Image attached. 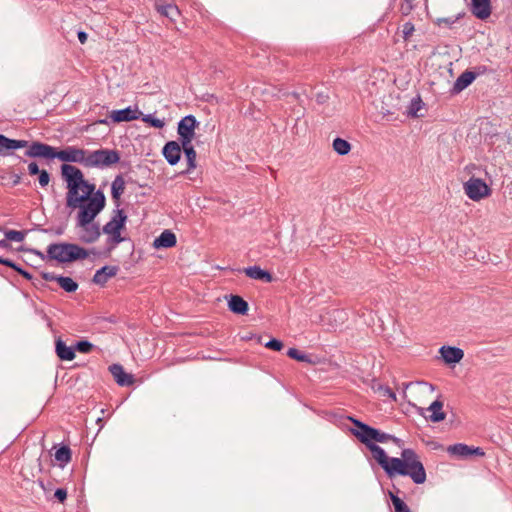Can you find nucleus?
<instances>
[{"instance_id": "72a5a7b5", "label": "nucleus", "mask_w": 512, "mask_h": 512, "mask_svg": "<svg viewBox=\"0 0 512 512\" xmlns=\"http://www.w3.org/2000/svg\"><path fill=\"white\" fill-rule=\"evenodd\" d=\"M141 119L143 122L147 123L149 126H151L153 128L162 129L165 125V122L163 119H158L153 114L144 115L142 113Z\"/></svg>"}, {"instance_id": "9b49d317", "label": "nucleus", "mask_w": 512, "mask_h": 512, "mask_svg": "<svg viewBox=\"0 0 512 512\" xmlns=\"http://www.w3.org/2000/svg\"><path fill=\"white\" fill-rule=\"evenodd\" d=\"M443 405V401L436 399L428 408H420V415L433 423L441 422L446 418V413L442 410Z\"/></svg>"}, {"instance_id": "9d476101", "label": "nucleus", "mask_w": 512, "mask_h": 512, "mask_svg": "<svg viewBox=\"0 0 512 512\" xmlns=\"http://www.w3.org/2000/svg\"><path fill=\"white\" fill-rule=\"evenodd\" d=\"M126 222L127 215L125 214V211L119 207H116V209L113 211L111 220L103 226L102 231L104 234L121 232L125 228Z\"/></svg>"}, {"instance_id": "8fccbe9b", "label": "nucleus", "mask_w": 512, "mask_h": 512, "mask_svg": "<svg viewBox=\"0 0 512 512\" xmlns=\"http://www.w3.org/2000/svg\"><path fill=\"white\" fill-rule=\"evenodd\" d=\"M328 100V95L323 93H318L316 96V101L319 104H324Z\"/></svg>"}, {"instance_id": "0eeeda50", "label": "nucleus", "mask_w": 512, "mask_h": 512, "mask_svg": "<svg viewBox=\"0 0 512 512\" xmlns=\"http://www.w3.org/2000/svg\"><path fill=\"white\" fill-rule=\"evenodd\" d=\"M465 194L473 201H480L491 195V188L481 178L471 177L463 185Z\"/></svg>"}, {"instance_id": "1a4fd4ad", "label": "nucleus", "mask_w": 512, "mask_h": 512, "mask_svg": "<svg viewBox=\"0 0 512 512\" xmlns=\"http://www.w3.org/2000/svg\"><path fill=\"white\" fill-rule=\"evenodd\" d=\"M447 452L454 457L466 459L471 456H484L485 452L480 447L468 446L464 443H456L448 446Z\"/></svg>"}, {"instance_id": "20e7f679", "label": "nucleus", "mask_w": 512, "mask_h": 512, "mask_svg": "<svg viewBox=\"0 0 512 512\" xmlns=\"http://www.w3.org/2000/svg\"><path fill=\"white\" fill-rule=\"evenodd\" d=\"M46 253L49 260H55L59 263H71L86 259L89 256L88 250L68 242L52 243L47 247Z\"/></svg>"}, {"instance_id": "a19ab883", "label": "nucleus", "mask_w": 512, "mask_h": 512, "mask_svg": "<svg viewBox=\"0 0 512 512\" xmlns=\"http://www.w3.org/2000/svg\"><path fill=\"white\" fill-rule=\"evenodd\" d=\"M415 31V26L412 22H406L402 25V34H403V39L405 41H408L410 36L413 34V32Z\"/></svg>"}, {"instance_id": "f3484780", "label": "nucleus", "mask_w": 512, "mask_h": 512, "mask_svg": "<svg viewBox=\"0 0 512 512\" xmlns=\"http://www.w3.org/2000/svg\"><path fill=\"white\" fill-rule=\"evenodd\" d=\"M27 146V140L11 139L4 134H0V156L12 155L13 153H10L9 151L26 148Z\"/></svg>"}, {"instance_id": "2eb2a0df", "label": "nucleus", "mask_w": 512, "mask_h": 512, "mask_svg": "<svg viewBox=\"0 0 512 512\" xmlns=\"http://www.w3.org/2000/svg\"><path fill=\"white\" fill-rule=\"evenodd\" d=\"M109 371L116 383L121 387L131 386L135 382L134 376L132 374L126 373L121 364L115 363L110 365Z\"/></svg>"}, {"instance_id": "e433bc0d", "label": "nucleus", "mask_w": 512, "mask_h": 512, "mask_svg": "<svg viewBox=\"0 0 512 512\" xmlns=\"http://www.w3.org/2000/svg\"><path fill=\"white\" fill-rule=\"evenodd\" d=\"M422 104H423V102H422L420 96L413 98L408 107V114L412 117H417V112L421 109Z\"/></svg>"}, {"instance_id": "f257e3e1", "label": "nucleus", "mask_w": 512, "mask_h": 512, "mask_svg": "<svg viewBox=\"0 0 512 512\" xmlns=\"http://www.w3.org/2000/svg\"><path fill=\"white\" fill-rule=\"evenodd\" d=\"M25 156L41 158L48 161L58 159L63 164L78 163L86 168L110 167L120 161V153L115 149L101 148L89 151L77 146H66L63 149L51 146L40 141H28Z\"/></svg>"}, {"instance_id": "a211bd4d", "label": "nucleus", "mask_w": 512, "mask_h": 512, "mask_svg": "<svg viewBox=\"0 0 512 512\" xmlns=\"http://www.w3.org/2000/svg\"><path fill=\"white\" fill-rule=\"evenodd\" d=\"M119 267L116 265H105L98 269L93 276V283L103 287L108 280L117 275Z\"/></svg>"}, {"instance_id": "c756f323", "label": "nucleus", "mask_w": 512, "mask_h": 512, "mask_svg": "<svg viewBox=\"0 0 512 512\" xmlns=\"http://www.w3.org/2000/svg\"><path fill=\"white\" fill-rule=\"evenodd\" d=\"M0 264L13 269L19 275H21L23 278H25L26 280L30 281V280L33 279V275L30 272H28L27 270L23 269L19 264L15 263L11 259L4 258V257L0 256Z\"/></svg>"}, {"instance_id": "b1692460", "label": "nucleus", "mask_w": 512, "mask_h": 512, "mask_svg": "<svg viewBox=\"0 0 512 512\" xmlns=\"http://www.w3.org/2000/svg\"><path fill=\"white\" fill-rule=\"evenodd\" d=\"M228 308L237 315H246L249 310V305L241 296L231 294L228 299Z\"/></svg>"}, {"instance_id": "37998d69", "label": "nucleus", "mask_w": 512, "mask_h": 512, "mask_svg": "<svg viewBox=\"0 0 512 512\" xmlns=\"http://www.w3.org/2000/svg\"><path fill=\"white\" fill-rule=\"evenodd\" d=\"M54 499L59 503H64L67 499V490L65 488H57L54 492Z\"/></svg>"}, {"instance_id": "a878e982", "label": "nucleus", "mask_w": 512, "mask_h": 512, "mask_svg": "<svg viewBox=\"0 0 512 512\" xmlns=\"http://www.w3.org/2000/svg\"><path fill=\"white\" fill-rule=\"evenodd\" d=\"M176 235L171 230H164L153 242L156 249L172 248L176 245Z\"/></svg>"}, {"instance_id": "39448f33", "label": "nucleus", "mask_w": 512, "mask_h": 512, "mask_svg": "<svg viewBox=\"0 0 512 512\" xmlns=\"http://www.w3.org/2000/svg\"><path fill=\"white\" fill-rule=\"evenodd\" d=\"M353 423L355 428L351 429V433L363 444L369 443H386L392 441L400 446L401 440L391 434L382 432L381 430L374 428L356 418L348 417Z\"/></svg>"}, {"instance_id": "bb28decb", "label": "nucleus", "mask_w": 512, "mask_h": 512, "mask_svg": "<svg viewBox=\"0 0 512 512\" xmlns=\"http://www.w3.org/2000/svg\"><path fill=\"white\" fill-rule=\"evenodd\" d=\"M244 272L246 276L251 279L261 280L266 283H271L273 281V275L269 271L264 270L257 265L245 268Z\"/></svg>"}, {"instance_id": "4468645a", "label": "nucleus", "mask_w": 512, "mask_h": 512, "mask_svg": "<svg viewBox=\"0 0 512 512\" xmlns=\"http://www.w3.org/2000/svg\"><path fill=\"white\" fill-rule=\"evenodd\" d=\"M182 149L183 148L179 140H171L165 143L164 147L162 148V154L168 164L174 166L181 159Z\"/></svg>"}, {"instance_id": "5fc2aeb1", "label": "nucleus", "mask_w": 512, "mask_h": 512, "mask_svg": "<svg viewBox=\"0 0 512 512\" xmlns=\"http://www.w3.org/2000/svg\"><path fill=\"white\" fill-rule=\"evenodd\" d=\"M125 180H126V183L136 184V181L133 180L131 177H127V179H125Z\"/></svg>"}, {"instance_id": "412c9836", "label": "nucleus", "mask_w": 512, "mask_h": 512, "mask_svg": "<svg viewBox=\"0 0 512 512\" xmlns=\"http://www.w3.org/2000/svg\"><path fill=\"white\" fill-rule=\"evenodd\" d=\"M126 180L122 174L116 175L111 184V196L116 207L121 205V197L125 191Z\"/></svg>"}, {"instance_id": "cd10ccee", "label": "nucleus", "mask_w": 512, "mask_h": 512, "mask_svg": "<svg viewBox=\"0 0 512 512\" xmlns=\"http://www.w3.org/2000/svg\"><path fill=\"white\" fill-rule=\"evenodd\" d=\"M83 228V234L80 239L84 243H94L101 235L100 227L97 223H90L88 226H80Z\"/></svg>"}, {"instance_id": "f8f14e48", "label": "nucleus", "mask_w": 512, "mask_h": 512, "mask_svg": "<svg viewBox=\"0 0 512 512\" xmlns=\"http://www.w3.org/2000/svg\"><path fill=\"white\" fill-rule=\"evenodd\" d=\"M41 277L45 280V281H55L58 283V285L65 291V292H68V293H73L75 292L79 285L78 283L72 279L71 277H68V276H62V275H56L52 272H42L41 273Z\"/></svg>"}, {"instance_id": "c03bdc74", "label": "nucleus", "mask_w": 512, "mask_h": 512, "mask_svg": "<svg viewBox=\"0 0 512 512\" xmlns=\"http://www.w3.org/2000/svg\"><path fill=\"white\" fill-rule=\"evenodd\" d=\"M41 169L39 168L37 162L33 161L28 164V174L31 176H35L40 173Z\"/></svg>"}, {"instance_id": "6ab92c4d", "label": "nucleus", "mask_w": 512, "mask_h": 512, "mask_svg": "<svg viewBox=\"0 0 512 512\" xmlns=\"http://www.w3.org/2000/svg\"><path fill=\"white\" fill-rule=\"evenodd\" d=\"M471 12L480 19L485 20L491 15V0H471Z\"/></svg>"}, {"instance_id": "6e6552de", "label": "nucleus", "mask_w": 512, "mask_h": 512, "mask_svg": "<svg viewBox=\"0 0 512 512\" xmlns=\"http://www.w3.org/2000/svg\"><path fill=\"white\" fill-rule=\"evenodd\" d=\"M199 122L196 117L189 114L183 117L178 122L177 133L179 135L178 140L180 143H190L195 136V129L198 127Z\"/></svg>"}, {"instance_id": "09e8293b", "label": "nucleus", "mask_w": 512, "mask_h": 512, "mask_svg": "<svg viewBox=\"0 0 512 512\" xmlns=\"http://www.w3.org/2000/svg\"><path fill=\"white\" fill-rule=\"evenodd\" d=\"M77 36L81 44L86 43L88 39V34L85 31H78Z\"/></svg>"}, {"instance_id": "5701e85b", "label": "nucleus", "mask_w": 512, "mask_h": 512, "mask_svg": "<svg viewBox=\"0 0 512 512\" xmlns=\"http://www.w3.org/2000/svg\"><path fill=\"white\" fill-rule=\"evenodd\" d=\"M181 145L183 148L182 151H183L186 161H187V168H186V170L180 172V175H186V174L191 173V171L196 168L197 153H196L194 146L192 145V142L181 143Z\"/></svg>"}, {"instance_id": "3c124183", "label": "nucleus", "mask_w": 512, "mask_h": 512, "mask_svg": "<svg viewBox=\"0 0 512 512\" xmlns=\"http://www.w3.org/2000/svg\"><path fill=\"white\" fill-rule=\"evenodd\" d=\"M11 177H12V185L13 186H17L21 183V175L20 174L13 173L11 175Z\"/></svg>"}, {"instance_id": "c85d7f7f", "label": "nucleus", "mask_w": 512, "mask_h": 512, "mask_svg": "<svg viewBox=\"0 0 512 512\" xmlns=\"http://www.w3.org/2000/svg\"><path fill=\"white\" fill-rule=\"evenodd\" d=\"M393 491H389V498L392 502V505L394 507L395 512H412L408 505L400 498L397 494H399L401 491L400 489L395 485L392 484Z\"/></svg>"}, {"instance_id": "7ed1b4c3", "label": "nucleus", "mask_w": 512, "mask_h": 512, "mask_svg": "<svg viewBox=\"0 0 512 512\" xmlns=\"http://www.w3.org/2000/svg\"><path fill=\"white\" fill-rule=\"evenodd\" d=\"M61 177L66 182V206L76 209L81 202L97 193L96 186L84 178L78 167L71 164L61 165Z\"/></svg>"}, {"instance_id": "2f4dec72", "label": "nucleus", "mask_w": 512, "mask_h": 512, "mask_svg": "<svg viewBox=\"0 0 512 512\" xmlns=\"http://www.w3.org/2000/svg\"><path fill=\"white\" fill-rule=\"evenodd\" d=\"M332 146L334 151L341 156L347 155L351 150V144L347 140L340 137H336L333 140Z\"/></svg>"}, {"instance_id": "ea45409f", "label": "nucleus", "mask_w": 512, "mask_h": 512, "mask_svg": "<svg viewBox=\"0 0 512 512\" xmlns=\"http://www.w3.org/2000/svg\"><path fill=\"white\" fill-rule=\"evenodd\" d=\"M264 346L273 351H281L284 347V344L281 340L276 338H271Z\"/></svg>"}, {"instance_id": "ddd939ff", "label": "nucleus", "mask_w": 512, "mask_h": 512, "mask_svg": "<svg viewBox=\"0 0 512 512\" xmlns=\"http://www.w3.org/2000/svg\"><path fill=\"white\" fill-rule=\"evenodd\" d=\"M154 8L161 16L168 18L174 23L181 14L178 6L167 0H155Z\"/></svg>"}, {"instance_id": "f704fd0d", "label": "nucleus", "mask_w": 512, "mask_h": 512, "mask_svg": "<svg viewBox=\"0 0 512 512\" xmlns=\"http://www.w3.org/2000/svg\"><path fill=\"white\" fill-rule=\"evenodd\" d=\"M73 346H74V353L76 351H78L80 353L86 354V353H90L94 348V344L88 340H79Z\"/></svg>"}, {"instance_id": "a18cd8bd", "label": "nucleus", "mask_w": 512, "mask_h": 512, "mask_svg": "<svg viewBox=\"0 0 512 512\" xmlns=\"http://www.w3.org/2000/svg\"><path fill=\"white\" fill-rule=\"evenodd\" d=\"M471 71L475 74L476 79L478 76L485 74L488 71V68L484 65H479L474 67V70Z\"/></svg>"}, {"instance_id": "473e14b6", "label": "nucleus", "mask_w": 512, "mask_h": 512, "mask_svg": "<svg viewBox=\"0 0 512 512\" xmlns=\"http://www.w3.org/2000/svg\"><path fill=\"white\" fill-rule=\"evenodd\" d=\"M286 354L288 357L296 361L312 363L310 356L297 348H289Z\"/></svg>"}, {"instance_id": "4d7b16f0", "label": "nucleus", "mask_w": 512, "mask_h": 512, "mask_svg": "<svg viewBox=\"0 0 512 512\" xmlns=\"http://www.w3.org/2000/svg\"><path fill=\"white\" fill-rule=\"evenodd\" d=\"M383 114H384V116H387V115H389V114H391V115H392L393 113H389V112H388V113H383Z\"/></svg>"}, {"instance_id": "49530a36", "label": "nucleus", "mask_w": 512, "mask_h": 512, "mask_svg": "<svg viewBox=\"0 0 512 512\" xmlns=\"http://www.w3.org/2000/svg\"><path fill=\"white\" fill-rule=\"evenodd\" d=\"M458 19H459V17H456L455 19H452V18H439L437 20V24L441 25L442 23H444V24L450 26V25L454 24Z\"/></svg>"}, {"instance_id": "79ce46f5", "label": "nucleus", "mask_w": 512, "mask_h": 512, "mask_svg": "<svg viewBox=\"0 0 512 512\" xmlns=\"http://www.w3.org/2000/svg\"><path fill=\"white\" fill-rule=\"evenodd\" d=\"M37 175H38V182H39L40 186L46 187L49 184L50 179H51L49 172L45 169H41L40 173H38Z\"/></svg>"}, {"instance_id": "aec40b11", "label": "nucleus", "mask_w": 512, "mask_h": 512, "mask_svg": "<svg viewBox=\"0 0 512 512\" xmlns=\"http://www.w3.org/2000/svg\"><path fill=\"white\" fill-rule=\"evenodd\" d=\"M439 352L446 364L459 363L464 357V351L458 347L442 346Z\"/></svg>"}, {"instance_id": "4c0bfd02", "label": "nucleus", "mask_w": 512, "mask_h": 512, "mask_svg": "<svg viewBox=\"0 0 512 512\" xmlns=\"http://www.w3.org/2000/svg\"><path fill=\"white\" fill-rule=\"evenodd\" d=\"M111 237L109 241L111 242V246L107 248V254L111 252V250L119 243L125 241V238L121 236V232H114L109 234Z\"/></svg>"}, {"instance_id": "dca6fc26", "label": "nucleus", "mask_w": 512, "mask_h": 512, "mask_svg": "<svg viewBox=\"0 0 512 512\" xmlns=\"http://www.w3.org/2000/svg\"><path fill=\"white\" fill-rule=\"evenodd\" d=\"M142 112L137 108L132 109L130 106L124 109L113 110L110 118L114 123L129 122L137 120L141 117Z\"/></svg>"}, {"instance_id": "864d4df0", "label": "nucleus", "mask_w": 512, "mask_h": 512, "mask_svg": "<svg viewBox=\"0 0 512 512\" xmlns=\"http://www.w3.org/2000/svg\"><path fill=\"white\" fill-rule=\"evenodd\" d=\"M29 251L32 252L33 254L39 256L41 259H45V257H46L41 251H39L37 249H29Z\"/></svg>"}, {"instance_id": "603ef678", "label": "nucleus", "mask_w": 512, "mask_h": 512, "mask_svg": "<svg viewBox=\"0 0 512 512\" xmlns=\"http://www.w3.org/2000/svg\"><path fill=\"white\" fill-rule=\"evenodd\" d=\"M0 247L1 248H5V249H9V248H11V244H10L9 240H7L5 238L3 240H0Z\"/></svg>"}, {"instance_id": "4be33fe9", "label": "nucleus", "mask_w": 512, "mask_h": 512, "mask_svg": "<svg viewBox=\"0 0 512 512\" xmlns=\"http://www.w3.org/2000/svg\"><path fill=\"white\" fill-rule=\"evenodd\" d=\"M55 353L62 361H72L76 356L74 346H67L61 337L55 339Z\"/></svg>"}, {"instance_id": "c9c22d12", "label": "nucleus", "mask_w": 512, "mask_h": 512, "mask_svg": "<svg viewBox=\"0 0 512 512\" xmlns=\"http://www.w3.org/2000/svg\"><path fill=\"white\" fill-rule=\"evenodd\" d=\"M27 231L8 230L5 232V237L9 241L21 242L24 240Z\"/></svg>"}, {"instance_id": "de8ad7c7", "label": "nucleus", "mask_w": 512, "mask_h": 512, "mask_svg": "<svg viewBox=\"0 0 512 512\" xmlns=\"http://www.w3.org/2000/svg\"><path fill=\"white\" fill-rule=\"evenodd\" d=\"M41 232H44V233H50L53 231V229L51 228H41L40 229ZM55 234L56 235H62L63 232H64V229L62 227H58L57 229L54 230Z\"/></svg>"}, {"instance_id": "f03ea898", "label": "nucleus", "mask_w": 512, "mask_h": 512, "mask_svg": "<svg viewBox=\"0 0 512 512\" xmlns=\"http://www.w3.org/2000/svg\"><path fill=\"white\" fill-rule=\"evenodd\" d=\"M365 445L389 479L392 480L396 476H409L417 485L426 481L424 465L413 449H403L401 457L398 458L387 456L385 450L376 443Z\"/></svg>"}, {"instance_id": "7c9ffc66", "label": "nucleus", "mask_w": 512, "mask_h": 512, "mask_svg": "<svg viewBox=\"0 0 512 512\" xmlns=\"http://www.w3.org/2000/svg\"><path fill=\"white\" fill-rule=\"evenodd\" d=\"M55 460L59 462L61 467H64L71 461L72 452L68 445H61L55 452Z\"/></svg>"}, {"instance_id": "423d86ee", "label": "nucleus", "mask_w": 512, "mask_h": 512, "mask_svg": "<svg viewBox=\"0 0 512 512\" xmlns=\"http://www.w3.org/2000/svg\"><path fill=\"white\" fill-rule=\"evenodd\" d=\"M106 197L102 190H97L94 196L87 198L81 202L77 215V226H88L93 223L97 215L105 208Z\"/></svg>"}, {"instance_id": "6e6d98bb", "label": "nucleus", "mask_w": 512, "mask_h": 512, "mask_svg": "<svg viewBox=\"0 0 512 512\" xmlns=\"http://www.w3.org/2000/svg\"><path fill=\"white\" fill-rule=\"evenodd\" d=\"M99 123L100 124H107V120L106 119L99 120Z\"/></svg>"}, {"instance_id": "393cba45", "label": "nucleus", "mask_w": 512, "mask_h": 512, "mask_svg": "<svg viewBox=\"0 0 512 512\" xmlns=\"http://www.w3.org/2000/svg\"><path fill=\"white\" fill-rule=\"evenodd\" d=\"M475 80V74L470 71L466 70L460 76L456 79L454 82V85L451 89L452 94H458L464 89H466L468 86H470L473 81Z\"/></svg>"}, {"instance_id": "58836bf2", "label": "nucleus", "mask_w": 512, "mask_h": 512, "mask_svg": "<svg viewBox=\"0 0 512 512\" xmlns=\"http://www.w3.org/2000/svg\"><path fill=\"white\" fill-rule=\"evenodd\" d=\"M373 388L376 389L377 391L383 392L384 396H387L388 398L392 399L393 401H397L396 394L390 387H388L386 385L378 384L377 387L374 386Z\"/></svg>"}]
</instances>
